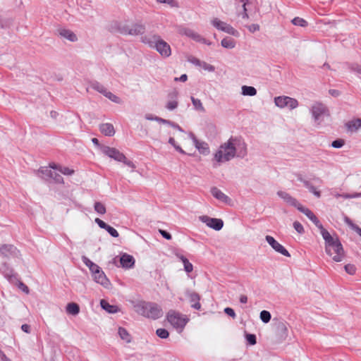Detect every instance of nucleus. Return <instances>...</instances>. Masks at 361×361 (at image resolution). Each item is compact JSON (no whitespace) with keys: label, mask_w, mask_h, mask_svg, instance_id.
Here are the masks:
<instances>
[{"label":"nucleus","mask_w":361,"mask_h":361,"mask_svg":"<svg viewBox=\"0 0 361 361\" xmlns=\"http://www.w3.org/2000/svg\"><path fill=\"white\" fill-rule=\"evenodd\" d=\"M189 137L192 140V142L200 153L207 155L209 153V145L204 141L198 140L192 133H188Z\"/></svg>","instance_id":"4468645a"},{"label":"nucleus","mask_w":361,"mask_h":361,"mask_svg":"<svg viewBox=\"0 0 361 361\" xmlns=\"http://www.w3.org/2000/svg\"><path fill=\"white\" fill-rule=\"evenodd\" d=\"M297 209L303 213L310 221L315 216L314 214L310 209L303 207L301 204H300Z\"/></svg>","instance_id":"4c0bfd02"},{"label":"nucleus","mask_w":361,"mask_h":361,"mask_svg":"<svg viewBox=\"0 0 361 361\" xmlns=\"http://www.w3.org/2000/svg\"><path fill=\"white\" fill-rule=\"evenodd\" d=\"M246 340L247 341L252 345L256 344V336L255 334H246Z\"/></svg>","instance_id":"5fc2aeb1"},{"label":"nucleus","mask_w":361,"mask_h":361,"mask_svg":"<svg viewBox=\"0 0 361 361\" xmlns=\"http://www.w3.org/2000/svg\"><path fill=\"white\" fill-rule=\"evenodd\" d=\"M99 130L106 136H113L115 134L114 126L111 123H105L99 126Z\"/></svg>","instance_id":"393cba45"},{"label":"nucleus","mask_w":361,"mask_h":361,"mask_svg":"<svg viewBox=\"0 0 361 361\" xmlns=\"http://www.w3.org/2000/svg\"><path fill=\"white\" fill-rule=\"evenodd\" d=\"M169 143L171 145L174 147V149L180 154H185V152L176 143L175 139L173 137H169Z\"/></svg>","instance_id":"79ce46f5"},{"label":"nucleus","mask_w":361,"mask_h":361,"mask_svg":"<svg viewBox=\"0 0 361 361\" xmlns=\"http://www.w3.org/2000/svg\"><path fill=\"white\" fill-rule=\"evenodd\" d=\"M92 276H93L94 281L96 283L101 284L104 288H108L109 286L110 281L106 278L104 272L102 270L99 271V272H97Z\"/></svg>","instance_id":"412c9836"},{"label":"nucleus","mask_w":361,"mask_h":361,"mask_svg":"<svg viewBox=\"0 0 361 361\" xmlns=\"http://www.w3.org/2000/svg\"><path fill=\"white\" fill-rule=\"evenodd\" d=\"M49 178H53L56 183H62L63 182V178L61 176L58 174L56 172L53 171V177H49Z\"/></svg>","instance_id":"13d9d810"},{"label":"nucleus","mask_w":361,"mask_h":361,"mask_svg":"<svg viewBox=\"0 0 361 361\" xmlns=\"http://www.w3.org/2000/svg\"><path fill=\"white\" fill-rule=\"evenodd\" d=\"M121 162L124 163L128 166L130 167L132 169V171H134L135 166V164L130 160H128L126 157H124V160L121 161Z\"/></svg>","instance_id":"e2e57ef3"},{"label":"nucleus","mask_w":361,"mask_h":361,"mask_svg":"<svg viewBox=\"0 0 361 361\" xmlns=\"http://www.w3.org/2000/svg\"><path fill=\"white\" fill-rule=\"evenodd\" d=\"M94 221L101 228L105 229L112 237H118V232L112 226L106 224L104 221L99 218H96Z\"/></svg>","instance_id":"6ab92c4d"},{"label":"nucleus","mask_w":361,"mask_h":361,"mask_svg":"<svg viewBox=\"0 0 361 361\" xmlns=\"http://www.w3.org/2000/svg\"><path fill=\"white\" fill-rule=\"evenodd\" d=\"M123 33L126 35H130L133 36L140 35V38L142 36L146 35L145 32V26L141 23H135L131 25L126 26L123 28Z\"/></svg>","instance_id":"9d476101"},{"label":"nucleus","mask_w":361,"mask_h":361,"mask_svg":"<svg viewBox=\"0 0 361 361\" xmlns=\"http://www.w3.org/2000/svg\"><path fill=\"white\" fill-rule=\"evenodd\" d=\"M159 233H161V235L166 239L167 240H171V235L166 232V231H164V230H159Z\"/></svg>","instance_id":"0e129e2a"},{"label":"nucleus","mask_w":361,"mask_h":361,"mask_svg":"<svg viewBox=\"0 0 361 361\" xmlns=\"http://www.w3.org/2000/svg\"><path fill=\"white\" fill-rule=\"evenodd\" d=\"M224 312L233 318H235L236 316L234 310L231 307H226L224 309Z\"/></svg>","instance_id":"052dcab7"},{"label":"nucleus","mask_w":361,"mask_h":361,"mask_svg":"<svg viewBox=\"0 0 361 361\" xmlns=\"http://www.w3.org/2000/svg\"><path fill=\"white\" fill-rule=\"evenodd\" d=\"M166 319L179 332L183 331L189 321L187 316L173 310L168 312Z\"/></svg>","instance_id":"423d86ee"},{"label":"nucleus","mask_w":361,"mask_h":361,"mask_svg":"<svg viewBox=\"0 0 361 361\" xmlns=\"http://www.w3.org/2000/svg\"><path fill=\"white\" fill-rule=\"evenodd\" d=\"M211 24L218 30L224 32L235 37L239 36V32L237 30L233 27L230 24L221 20L218 18H213L211 20Z\"/></svg>","instance_id":"1a4fd4ad"},{"label":"nucleus","mask_w":361,"mask_h":361,"mask_svg":"<svg viewBox=\"0 0 361 361\" xmlns=\"http://www.w3.org/2000/svg\"><path fill=\"white\" fill-rule=\"evenodd\" d=\"M82 261L89 268V269L94 268V264H96L85 256L82 257Z\"/></svg>","instance_id":"3c124183"},{"label":"nucleus","mask_w":361,"mask_h":361,"mask_svg":"<svg viewBox=\"0 0 361 361\" xmlns=\"http://www.w3.org/2000/svg\"><path fill=\"white\" fill-rule=\"evenodd\" d=\"M101 151L104 154L111 159H114L117 161L121 162V161L124 160L125 155L116 148L110 147L108 146H103L101 147Z\"/></svg>","instance_id":"f8f14e48"},{"label":"nucleus","mask_w":361,"mask_h":361,"mask_svg":"<svg viewBox=\"0 0 361 361\" xmlns=\"http://www.w3.org/2000/svg\"><path fill=\"white\" fill-rule=\"evenodd\" d=\"M344 221L352 230L355 231L361 237V228L355 224L348 216H345Z\"/></svg>","instance_id":"f704fd0d"},{"label":"nucleus","mask_w":361,"mask_h":361,"mask_svg":"<svg viewBox=\"0 0 361 361\" xmlns=\"http://www.w3.org/2000/svg\"><path fill=\"white\" fill-rule=\"evenodd\" d=\"M135 312L145 317L157 319L163 314L162 310L156 303L141 302L135 305Z\"/></svg>","instance_id":"20e7f679"},{"label":"nucleus","mask_w":361,"mask_h":361,"mask_svg":"<svg viewBox=\"0 0 361 361\" xmlns=\"http://www.w3.org/2000/svg\"><path fill=\"white\" fill-rule=\"evenodd\" d=\"M94 268H92L91 269H90L92 276L102 270L101 268L97 264H94Z\"/></svg>","instance_id":"338daca9"},{"label":"nucleus","mask_w":361,"mask_h":361,"mask_svg":"<svg viewBox=\"0 0 361 361\" xmlns=\"http://www.w3.org/2000/svg\"><path fill=\"white\" fill-rule=\"evenodd\" d=\"M158 116L153 115L152 114H146L145 118L147 121H154L157 122Z\"/></svg>","instance_id":"680f3d73"},{"label":"nucleus","mask_w":361,"mask_h":361,"mask_svg":"<svg viewBox=\"0 0 361 361\" xmlns=\"http://www.w3.org/2000/svg\"><path fill=\"white\" fill-rule=\"evenodd\" d=\"M300 181L303 183L304 186L314 195H315L317 197H320L321 192L319 191L316 187H314L309 180H304V179H300Z\"/></svg>","instance_id":"cd10ccee"},{"label":"nucleus","mask_w":361,"mask_h":361,"mask_svg":"<svg viewBox=\"0 0 361 361\" xmlns=\"http://www.w3.org/2000/svg\"><path fill=\"white\" fill-rule=\"evenodd\" d=\"M279 329L281 331L285 336H287L288 335V328L286 324L281 323L279 325Z\"/></svg>","instance_id":"bf43d9fd"},{"label":"nucleus","mask_w":361,"mask_h":361,"mask_svg":"<svg viewBox=\"0 0 361 361\" xmlns=\"http://www.w3.org/2000/svg\"><path fill=\"white\" fill-rule=\"evenodd\" d=\"M325 242V251L336 262L343 261L344 250L337 237L332 236L329 233H324L323 237Z\"/></svg>","instance_id":"7ed1b4c3"},{"label":"nucleus","mask_w":361,"mask_h":361,"mask_svg":"<svg viewBox=\"0 0 361 361\" xmlns=\"http://www.w3.org/2000/svg\"><path fill=\"white\" fill-rule=\"evenodd\" d=\"M120 262L123 268L129 269L134 266L135 259L133 256L123 254L120 259Z\"/></svg>","instance_id":"b1692460"},{"label":"nucleus","mask_w":361,"mask_h":361,"mask_svg":"<svg viewBox=\"0 0 361 361\" xmlns=\"http://www.w3.org/2000/svg\"><path fill=\"white\" fill-rule=\"evenodd\" d=\"M0 361H11L4 353L0 350Z\"/></svg>","instance_id":"774afa93"},{"label":"nucleus","mask_w":361,"mask_h":361,"mask_svg":"<svg viewBox=\"0 0 361 361\" xmlns=\"http://www.w3.org/2000/svg\"><path fill=\"white\" fill-rule=\"evenodd\" d=\"M118 334L119 335L120 338L126 343H129L131 342V336L125 328L119 327L118 329Z\"/></svg>","instance_id":"c756f323"},{"label":"nucleus","mask_w":361,"mask_h":361,"mask_svg":"<svg viewBox=\"0 0 361 361\" xmlns=\"http://www.w3.org/2000/svg\"><path fill=\"white\" fill-rule=\"evenodd\" d=\"M100 305L103 310H104L105 311H106L109 313L114 314V313H116L120 311V309L118 306L111 305L107 301H106L104 300H102L100 301Z\"/></svg>","instance_id":"bb28decb"},{"label":"nucleus","mask_w":361,"mask_h":361,"mask_svg":"<svg viewBox=\"0 0 361 361\" xmlns=\"http://www.w3.org/2000/svg\"><path fill=\"white\" fill-rule=\"evenodd\" d=\"M180 34L184 35L197 42L200 41H203V37H202L199 33L189 28L181 29Z\"/></svg>","instance_id":"5701e85b"},{"label":"nucleus","mask_w":361,"mask_h":361,"mask_svg":"<svg viewBox=\"0 0 361 361\" xmlns=\"http://www.w3.org/2000/svg\"><path fill=\"white\" fill-rule=\"evenodd\" d=\"M247 28L248 29V30L250 32L254 33V32L259 30V25L258 24H252V25H247Z\"/></svg>","instance_id":"4d7b16f0"},{"label":"nucleus","mask_w":361,"mask_h":361,"mask_svg":"<svg viewBox=\"0 0 361 361\" xmlns=\"http://www.w3.org/2000/svg\"><path fill=\"white\" fill-rule=\"evenodd\" d=\"M66 312L70 314L77 315L80 312V307L78 304L71 302L66 306Z\"/></svg>","instance_id":"72a5a7b5"},{"label":"nucleus","mask_w":361,"mask_h":361,"mask_svg":"<svg viewBox=\"0 0 361 361\" xmlns=\"http://www.w3.org/2000/svg\"><path fill=\"white\" fill-rule=\"evenodd\" d=\"M51 167L50 165L49 166L41 167L38 170V173L42 175V178L47 179L49 177H53V171H51Z\"/></svg>","instance_id":"473e14b6"},{"label":"nucleus","mask_w":361,"mask_h":361,"mask_svg":"<svg viewBox=\"0 0 361 361\" xmlns=\"http://www.w3.org/2000/svg\"><path fill=\"white\" fill-rule=\"evenodd\" d=\"M188 297H189L190 302H191V305L197 301H200V295L197 293H194V292L188 293Z\"/></svg>","instance_id":"de8ad7c7"},{"label":"nucleus","mask_w":361,"mask_h":361,"mask_svg":"<svg viewBox=\"0 0 361 361\" xmlns=\"http://www.w3.org/2000/svg\"><path fill=\"white\" fill-rule=\"evenodd\" d=\"M0 269L2 274L8 280L11 281H13V279H16L13 270L11 268H10L6 263L1 265Z\"/></svg>","instance_id":"a878e982"},{"label":"nucleus","mask_w":361,"mask_h":361,"mask_svg":"<svg viewBox=\"0 0 361 361\" xmlns=\"http://www.w3.org/2000/svg\"><path fill=\"white\" fill-rule=\"evenodd\" d=\"M348 132L351 133L357 132L361 128V118H353L345 123Z\"/></svg>","instance_id":"aec40b11"},{"label":"nucleus","mask_w":361,"mask_h":361,"mask_svg":"<svg viewBox=\"0 0 361 361\" xmlns=\"http://www.w3.org/2000/svg\"><path fill=\"white\" fill-rule=\"evenodd\" d=\"M310 111L314 123L317 126H322L324 121L330 117L327 106L321 102L314 103L310 106Z\"/></svg>","instance_id":"39448f33"},{"label":"nucleus","mask_w":361,"mask_h":361,"mask_svg":"<svg viewBox=\"0 0 361 361\" xmlns=\"http://www.w3.org/2000/svg\"><path fill=\"white\" fill-rule=\"evenodd\" d=\"M339 196H341L345 199L357 198V197H361V193L344 194V195H339Z\"/></svg>","instance_id":"6e6d98bb"},{"label":"nucleus","mask_w":361,"mask_h":361,"mask_svg":"<svg viewBox=\"0 0 361 361\" xmlns=\"http://www.w3.org/2000/svg\"><path fill=\"white\" fill-rule=\"evenodd\" d=\"M293 227L298 233L301 234L303 233L305 231L302 225L298 221H295L293 223Z\"/></svg>","instance_id":"864d4df0"},{"label":"nucleus","mask_w":361,"mask_h":361,"mask_svg":"<svg viewBox=\"0 0 361 361\" xmlns=\"http://www.w3.org/2000/svg\"><path fill=\"white\" fill-rule=\"evenodd\" d=\"M157 122L159 123L171 126L172 121L159 117Z\"/></svg>","instance_id":"69168bd1"},{"label":"nucleus","mask_w":361,"mask_h":361,"mask_svg":"<svg viewBox=\"0 0 361 361\" xmlns=\"http://www.w3.org/2000/svg\"><path fill=\"white\" fill-rule=\"evenodd\" d=\"M221 44L226 49H233L236 45V42L231 37H225L221 40Z\"/></svg>","instance_id":"2f4dec72"},{"label":"nucleus","mask_w":361,"mask_h":361,"mask_svg":"<svg viewBox=\"0 0 361 361\" xmlns=\"http://www.w3.org/2000/svg\"><path fill=\"white\" fill-rule=\"evenodd\" d=\"M183 266H184V270L187 272V273H190L193 270V266L192 264L188 261V259H186L184 261V262H183Z\"/></svg>","instance_id":"603ef678"},{"label":"nucleus","mask_w":361,"mask_h":361,"mask_svg":"<svg viewBox=\"0 0 361 361\" xmlns=\"http://www.w3.org/2000/svg\"><path fill=\"white\" fill-rule=\"evenodd\" d=\"M276 194L280 198H281L286 203L289 205L298 208L300 204L295 198L293 197L286 191L279 190Z\"/></svg>","instance_id":"dca6fc26"},{"label":"nucleus","mask_w":361,"mask_h":361,"mask_svg":"<svg viewBox=\"0 0 361 361\" xmlns=\"http://www.w3.org/2000/svg\"><path fill=\"white\" fill-rule=\"evenodd\" d=\"M275 105L280 109L293 110L299 106L298 101L288 96H279L274 98Z\"/></svg>","instance_id":"0eeeda50"},{"label":"nucleus","mask_w":361,"mask_h":361,"mask_svg":"<svg viewBox=\"0 0 361 361\" xmlns=\"http://www.w3.org/2000/svg\"><path fill=\"white\" fill-rule=\"evenodd\" d=\"M345 145V141L342 139H338L331 142V147L334 148H341Z\"/></svg>","instance_id":"8fccbe9b"},{"label":"nucleus","mask_w":361,"mask_h":361,"mask_svg":"<svg viewBox=\"0 0 361 361\" xmlns=\"http://www.w3.org/2000/svg\"><path fill=\"white\" fill-rule=\"evenodd\" d=\"M211 193L213 197L222 202L228 204L231 202V199L217 188H212L211 189Z\"/></svg>","instance_id":"4be33fe9"},{"label":"nucleus","mask_w":361,"mask_h":361,"mask_svg":"<svg viewBox=\"0 0 361 361\" xmlns=\"http://www.w3.org/2000/svg\"><path fill=\"white\" fill-rule=\"evenodd\" d=\"M178 92L177 90H173L168 94L169 100L166 104V108L169 111L175 110L178 106Z\"/></svg>","instance_id":"2eb2a0df"},{"label":"nucleus","mask_w":361,"mask_h":361,"mask_svg":"<svg viewBox=\"0 0 361 361\" xmlns=\"http://www.w3.org/2000/svg\"><path fill=\"white\" fill-rule=\"evenodd\" d=\"M58 35L63 39H66L70 42H74L78 40L76 35L71 30L66 28H59L57 30Z\"/></svg>","instance_id":"a211bd4d"},{"label":"nucleus","mask_w":361,"mask_h":361,"mask_svg":"<svg viewBox=\"0 0 361 361\" xmlns=\"http://www.w3.org/2000/svg\"><path fill=\"white\" fill-rule=\"evenodd\" d=\"M247 154V145L240 137H231L221 143L213 154L214 167L230 161L234 158L243 159Z\"/></svg>","instance_id":"f257e3e1"},{"label":"nucleus","mask_w":361,"mask_h":361,"mask_svg":"<svg viewBox=\"0 0 361 361\" xmlns=\"http://www.w3.org/2000/svg\"><path fill=\"white\" fill-rule=\"evenodd\" d=\"M50 167H51L52 169H55V170L60 171L61 173H63L64 175L71 176V175L73 174V173H74V171L73 169H71L68 167H63V166H59L54 163L50 164Z\"/></svg>","instance_id":"c85d7f7f"},{"label":"nucleus","mask_w":361,"mask_h":361,"mask_svg":"<svg viewBox=\"0 0 361 361\" xmlns=\"http://www.w3.org/2000/svg\"><path fill=\"white\" fill-rule=\"evenodd\" d=\"M90 87L102 94L104 97L116 104H121L123 103L122 99L119 97L109 91L102 84L97 81L92 82L90 84Z\"/></svg>","instance_id":"6e6552de"},{"label":"nucleus","mask_w":361,"mask_h":361,"mask_svg":"<svg viewBox=\"0 0 361 361\" xmlns=\"http://www.w3.org/2000/svg\"><path fill=\"white\" fill-rule=\"evenodd\" d=\"M200 67L208 72H214L215 67L205 61H202Z\"/></svg>","instance_id":"c03bdc74"},{"label":"nucleus","mask_w":361,"mask_h":361,"mask_svg":"<svg viewBox=\"0 0 361 361\" xmlns=\"http://www.w3.org/2000/svg\"><path fill=\"white\" fill-rule=\"evenodd\" d=\"M191 101L192 103V105L194 106V109L200 112H204L205 109L203 106V104L200 99L195 98L194 97H191Z\"/></svg>","instance_id":"e433bc0d"},{"label":"nucleus","mask_w":361,"mask_h":361,"mask_svg":"<svg viewBox=\"0 0 361 361\" xmlns=\"http://www.w3.org/2000/svg\"><path fill=\"white\" fill-rule=\"evenodd\" d=\"M312 223L319 229L320 233L324 237V233H329L328 231H326L322 226V224L320 223L317 217L315 216L314 218H312V220H311Z\"/></svg>","instance_id":"a19ab883"},{"label":"nucleus","mask_w":361,"mask_h":361,"mask_svg":"<svg viewBox=\"0 0 361 361\" xmlns=\"http://www.w3.org/2000/svg\"><path fill=\"white\" fill-rule=\"evenodd\" d=\"M18 252V251L16 247L11 245H4L0 248L1 255L6 258L16 256Z\"/></svg>","instance_id":"f3484780"},{"label":"nucleus","mask_w":361,"mask_h":361,"mask_svg":"<svg viewBox=\"0 0 361 361\" xmlns=\"http://www.w3.org/2000/svg\"><path fill=\"white\" fill-rule=\"evenodd\" d=\"M241 94L244 96H255L257 94V90L252 86L243 85L241 87Z\"/></svg>","instance_id":"7c9ffc66"},{"label":"nucleus","mask_w":361,"mask_h":361,"mask_svg":"<svg viewBox=\"0 0 361 361\" xmlns=\"http://www.w3.org/2000/svg\"><path fill=\"white\" fill-rule=\"evenodd\" d=\"M266 241L268 244L277 252L281 254L286 257H290V255L288 251L278 241H276L274 237L271 235H267L265 237Z\"/></svg>","instance_id":"ddd939ff"},{"label":"nucleus","mask_w":361,"mask_h":361,"mask_svg":"<svg viewBox=\"0 0 361 361\" xmlns=\"http://www.w3.org/2000/svg\"><path fill=\"white\" fill-rule=\"evenodd\" d=\"M156 334L161 338H166L169 336V331L166 329L161 328L157 329Z\"/></svg>","instance_id":"a18cd8bd"},{"label":"nucleus","mask_w":361,"mask_h":361,"mask_svg":"<svg viewBox=\"0 0 361 361\" xmlns=\"http://www.w3.org/2000/svg\"><path fill=\"white\" fill-rule=\"evenodd\" d=\"M200 220L208 227L215 231H220L224 226V221L221 219L211 218L208 216H200Z\"/></svg>","instance_id":"9b49d317"},{"label":"nucleus","mask_w":361,"mask_h":361,"mask_svg":"<svg viewBox=\"0 0 361 361\" xmlns=\"http://www.w3.org/2000/svg\"><path fill=\"white\" fill-rule=\"evenodd\" d=\"M344 221L352 230L355 231L361 237V228L355 224L348 216H345Z\"/></svg>","instance_id":"c9c22d12"},{"label":"nucleus","mask_w":361,"mask_h":361,"mask_svg":"<svg viewBox=\"0 0 361 361\" xmlns=\"http://www.w3.org/2000/svg\"><path fill=\"white\" fill-rule=\"evenodd\" d=\"M344 269H345V271L350 275H353L356 272V267L354 264H346L344 267Z\"/></svg>","instance_id":"49530a36"},{"label":"nucleus","mask_w":361,"mask_h":361,"mask_svg":"<svg viewBox=\"0 0 361 361\" xmlns=\"http://www.w3.org/2000/svg\"><path fill=\"white\" fill-rule=\"evenodd\" d=\"M140 42L154 49L164 58H168L171 55V46L157 34L149 33L142 36Z\"/></svg>","instance_id":"f03ea898"},{"label":"nucleus","mask_w":361,"mask_h":361,"mask_svg":"<svg viewBox=\"0 0 361 361\" xmlns=\"http://www.w3.org/2000/svg\"><path fill=\"white\" fill-rule=\"evenodd\" d=\"M260 319L264 322V323H268L271 318V314L269 312L267 311V310H262L261 312H260Z\"/></svg>","instance_id":"37998d69"},{"label":"nucleus","mask_w":361,"mask_h":361,"mask_svg":"<svg viewBox=\"0 0 361 361\" xmlns=\"http://www.w3.org/2000/svg\"><path fill=\"white\" fill-rule=\"evenodd\" d=\"M94 211L100 215L104 214L106 212L104 204L100 202H96L94 203Z\"/></svg>","instance_id":"58836bf2"},{"label":"nucleus","mask_w":361,"mask_h":361,"mask_svg":"<svg viewBox=\"0 0 361 361\" xmlns=\"http://www.w3.org/2000/svg\"><path fill=\"white\" fill-rule=\"evenodd\" d=\"M187 61L196 66H200L202 62V61H200V59L193 56H188L187 58Z\"/></svg>","instance_id":"09e8293b"},{"label":"nucleus","mask_w":361,"mask_h":361,"mask_svg":"<svg viewBox=\"0 0 361 361\" xmlns=\"http://www.w3.org/2000/svg\"><path fill=\"white\" fill-rule=\"evenodd\" d=\"M292 23L295 26H300V27H307L308 25V23L303 18L300 17H295L291 20Z\"/></svg>","instance_id":"ea45409f"}]
</instances>
